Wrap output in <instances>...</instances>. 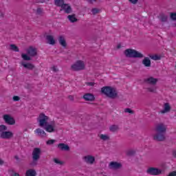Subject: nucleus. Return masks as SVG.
<instances>
[{"label":"nucleus","instance_id":"nucleus-1","mask_svg":"<svg viewBox=\"0 0 176 176\" xmlns=\"http://www.w3.org/2000/svg\"><path fill=\"white\" fill-rule=\"evenodd\" d=\"M167 127L162 123L158 124L155 127L156 134L153 136L155 141H164Z\"/></svg>","mask_w":176,"mask_h":176},{"label":"nucleus","instance_id":"nucleus-2","mask_svg":"<svg viewBox=\"0 0 176 176\" xmlns=\"http://www.w3.org/2000/svg\"><path fill=\"white\" fill-rule=\"evenodd\" d=\"M101 94H104V96L109 98L115 99L118 97V91H116V89L109 86L102 87Z\"/></svg>","mask_w":176,"mask_h":176},{"label":"nucleus","instance_id":"nucleus-3","mask_svg":"<svg viewBox=\"0 0 176 176\" xmlns=\"http://www.w3.org/2000/svg\"><path fill=\"white\" fill-rule=\"evenodd\" d=\"M124 54L126 57H131L133 58H142L144 54L141 52H138L135 50L127 49L124 51Z\"/></svg>","mask_w":176,"mask_h":176},{"label":"nucleus","instance_id":"nucleus-4","mask_svg":"<svg viewBox=\"0 0 176 176\" xmlns=\"http://www.w3.org/2000/svg\"><path fill=\"white\" fill-rule=\"evenodd\" d=\"M124 54L126 57H131L133 58H142L144 54L141 52H138L135 50L127 49L124 51Z\"/></svg>","mask_w":176,"mask_h":176},{"label":"nucleus","instance_id":"nucleus-5","mask_svg":"<svg viewBox=\"0 0 176 176\" xmlns=\"http://www.w3.org/2000/svg\"><path fill=\"white\" fill-rule=\"evenodd\" d=\"M41 151L39 148H34L33 149L32 157V162L31 163V166H36V163L39 159H41Z\"/></svg>","mask_w":176,"mask_h":176},{"label":"nucleus","instance_id":"nucleus-6","mask_svg":"<svg viewBox=\"0 0 176 176\" xmlns=\"http://www.w3.org/2000/svg\"><path fill=\"white\" fill-rule=\"evenodd\" d=\"M37 122L40 127H45V126H47L49 116L45 115L43 113H41L39 114L38 118H37Z\"/></svg>","mask_w":176,"mask_h":176},{"label":"nucleus","instance_id":"nucleus-7","mask_svg":"<svg viewBox=\"0 0 176 176\" xmlns=\"http://www.w3.org/2000/svg\"><path fill=\"white\" fill-rule=\"evenodd\" d=\"M85 62L82 60H77L71 66L72 71H82L85 69Z\"/></svg>","mask_w":176,"mask_h":176},{"label":"nucleus","instance_id":"nucleus-8","mask_svg":"<svg viewBox=\"0 0 176 176\" xmlns=\"http://www.w3.org/2000/svg\"><path fill=\"white\" fill-rule=\"evenodd\" d=\"M47 133H54L56 131V123L54 121L51 124L47 123V125L43 127Z\"/></svg>","mask_w":176,"mask_h":176},{"label":"nucleus","instance_id":"nucleus-9","mask_svg":"<svg viewBox=\"0 0 176 176\" xmlns=\"http://www.w3.org/2000/svg\"><path fill=\"white\" fill-rule=\"evenodd\" d=\"M3 120L7 124H10V126H13V124H15L16 120H14V118H13L10 115L6 114L3 117Z\"/></svg>","mask_w":176,"mask_h":176},{"label":"nucleus","instance_id":"nucleus-10","mask_svg":"<svg viewBox=\"0 0 176 176\" xmlns=\"http://www.w3.org/2000/svg\"><path fill=\"white\" fill-rule=\"evenodd\" d=\"M147 174H150V175H160L162 174V170L151 167L147 170Z\"/></svg>","mask_w":176,"mask_h":176},{"label":"nucleus","instance_id":"nucleus-11","mask_svg":"<svg viewBox=\"0 0 176 176\" xmlns=\"http://www.w3.org/2000/svg\"><path fill=\"white\" fill-rule=\"evenodd\" d=\"M60 11H63L67 14L72 13V7L69 3H65L61 8Z\"/></svg>","mask_w":176,"mask_h":176},{"label":"nucleus","instance_id":"nucleus-12","mask_svg":"<svg viewBox=\"0 0 176 176\" xmlns=\"http://www.w3.org/2000/svg\"><path fill=\"white\" fill-rule=\"evenodd\" d=\"M13 137V132L12 131H3L0 135V138H2L3 140H10Z\"/></svg>","mask_w":176,"mask_h":176},{"label":"nucleus","instance_id":"nucleus-13","mask_svg":"<svg viewBox=\"0 0 176 176\" xmlns=\"http://www.w3.org/2000/svg\"><path fill=\"white\" fill-rule=\"evenodd\" d=\"M27 53L30 57H35L37 54V50L36 48L30 46L29 47V49L27 50Z\"/></svg>","mask_w":176,"mask_h":176},{"label":"nucleus","instance_id":"nucleus-14","mask_svg":"<svg viewBox=\"0 0 176 176\" xmlns=\"http://www.w3.org/2000/svg\"><path fill=\"white\" fill-rule=\"evenodd\" d=\"M82 98L85 101H94L96 100V97L94 96V94L87 93L83 95Z\"/></svg>","mask_w":176,"mask_h":176},{"label":"nucleus","instance_id":"nucleus-15","mask_svg":"<svg viewBox=\"0 0 176 176\" xmlns=\"http://www.w3.org/2000/svg\"><path fill=\"white\" fill-rule=\"evenodd\" d=\"M109 166V168H111L112 170H119V168L122 167V164L120 162H111Z\"/></svg>","mask_w":176,"mask_h":176},{"label":"nucleus","instance_id":"nucleus-16","mask_svg":"<svg viewBox=\"0 0 176 176\" xmlns=\"http://www.w3.org/2000/svg\"><path fill=\"white\" fill-rule=\"evenodd\" d=\"M83 159L85 163H87L88 164H93V163L96 162V158H94V157L91 155L85 156Z\"/></svg>","mask_w":176,"mask_h":176},{"label":"nucleus","instance_id":"nucleus-17","mask_svg":"<svg viewBox=\"0 0 176 176\" xmlns=\"http://www.w3.org/2000/svg\"><path fill=\"white\" fill-rule=\"evenodd\" d=\"M157 78H155L153 77H148L144 80V82L148 85H155L157 83Z\"/></svg>","mask_w":176,"mask_h":176},{"label":"nucleus","instance_id":"nucleus-18","mask_svg":"<svg viewBox=\"0 0 176 176\" xmlns=\"http://www.w3.org/2000/svg\"><path fill=\"white\" fill-rule=\"evenodd\" d=\"M171 111V106L170 103L166 102L164 104V109L160 111V113L164 114L170 112Z\"/></svg>","mask_w":176,"mask_h":176},{"label":"nucleus","instance_id":"nucleus-19","mask_svg":"<svg viewBox=\"0 0 176 176\" xmlns=\"http://www.w3.org/2000/svg\"><path fill=\"white\" fill-rule=\"evenodd\" d=\"M34 133L38 135V137H41V138H45L47 135L46 134V132L43 131V129H41L40 128L36 129L34 131Z\"/></svg>","mask_w":176,"mask_h":176},{"label":"nucleus","instance_id":"nucleus-20","mask_svg":"<svg viewBox=\"0 0 176 176\" xmlns=\"http://www.w3.org/2000/svg\"><path fill=\"white\" fill-rule=\"evenodd\" d=\"M57 148L60 149V151H69V146L65 144L64 143H60L57 145Z\"/></svg>","mask_w":176,"mask_h":176},{"label":"nucleus","instance_id":"nucleus-21","mask_svg":"<svg viewBox=\"0 0 176 176\" xmlns=\"http://www.w3.org/2000/svg\"><path fill=\"white\" fill-rule=\"evenodd\" d=\"M21 65L24 67L26 69H34L35 68V66L32 63L22 62Z\"/></svg>","mask_w":176,"mask_h":176},{"label":"nucleus","instance_id":"nucleus-22","mask_svg":"<svg viewBox=\"0 0 176 176\" xmlns=\"http://www.w3.org/2000/svg\"><path fill=\"white\" fill-rule=\"evenodd\" d=\"M58 42L63 47H67V41H65V38L64 36H60L58 37Z\"/></svg>","mask_w":176,"mask_h":176},{"label":"nucleus","instance_id":"nucleus-23","mask_svg":"<svg viewBox=\"0 0 176 176\" xmlns=\"http://www.w3.org/2000/svg\"><path fill=\"white\" fill-rule=\"evenodd\" d=\"M46 39L47 41V43L49 45H56V41L54 40V37L52 35H47L46 36Z\"/></svg>","mask_w":176,"mask_h":176},{"label":"nucleus","instance_id":"nucleus-24","mask_svg":"<svg viewBox=\"0 0 176 176\" xmlns=\"http://www.w3.org/2000/svg\"><path fill=\"white\" fill-rule=\"evenodd\" d=\"M65 3L64 0H54V5L58 8H61Z\"/></svg>","mask_w":176,"mask_h":176},{"label":"nucleus","instance_id":"nucleus-25","mask_svg":"<svg viewBox=\"0 0 176 176\" xmlns=\"http://www.w3.org/2000/svg\"><path fill=\"white\" fill-rule=\"evenodd\" d=\"M25 176H36V171L34 169H29L26 171Z\"/></svg>","mask_w":176,"mask_h":176},{"label":"nucleus","instance_id":"nucleus-26","mask_svg":"<svg viewBox=\"0 0 176 176\" xmlns=\"http://www.w3.org/2000/svg\"><path fill=\"white\" fill-rule=\"evenodd\" d=\"M142 64H144V67H151V59L148 57L144 58L142 60Z\"/></svg>","mask_w":176,"mask_h":176},{"label":"nucleus","instance_id":"nucleus-27","mask_svg":"<svg viewBox=\"0 0 176 176\" xmlns=\"http://www.w3.org/2000/svg\"><path fill=\"white\" fill-rule=\"evenodd\" d=\"M67 19H69L71 23H75L76 21H78V19H76V17H75V14L67 16Z\"/></svg>","mask_w":176,"mask_h":176},{"label":"nucleus","instance_id":"nucleus-28","mask_svg":"<svg viewBox=\"0 0 176 176\" xmlns=\"http://www.w3.org/2000/svg\"><path fill=\"white\" fill-rule=\"evenodd\" d=\"M110 131H112V133H115V131H118L119 130V126L118 125H111L109 127Z\"/></svg>","mask_w":176,"mask_h":176},{"label":"nucleus","instance_id":"nucleus-29","mask_svg":"<svg viewBox=\"0 0 176 176\" xmlns=\"http://www.w3.org/2000/svg\"><path fill=\"white\" fill-rule=\"evenodd\" d=\"M6 130H8V126H6V125H0V135L2 134V133L6 131Z\"/></svg>","mask_w":176,"mask_h":176},{"label":"nucleus","instance_id":"nucleus-30","mask_svg":"<svg viewBox=\"0 0 176 176\" xmlns=\"http://www.w3.org/2000/svg\"><path fill=\"white\" fill-rule=\"evenodd\" d=\"M10 50H12L13 52H19V47L14 44L10 45Z\"/></svg>","mask_w":176,"mask_h":176},{"label":"nucleus","instance_id":"nucleus-31","mask_svg":"<svg viewBox=\"0 0 176 176\" xmlns=\"http://www.w3.org/2000/svg\"><path fill=\"white\" fill-rule=\"evenodd\" d=\"M21 57L25 61H30V60H31V57H30L28 55H27L25 54H22Z\"/></svg>","mask_w":176,"mask_h":176},{"label":"nucleus","instance_id":"nucleus-32","mask_svg":"<svg viewBox=\"0 0 176 176\" xmlns=\"http://www.w3.org/2000/svg\"><path fill=\"white\" fill-rule=\"evenodd\" d=\"M150 58H151V60H155L156 61L157 60H161L162 56L155 54L151 56Z\"/></svg>","mask_w":176,"mask_h":176},{"label":"nucleus","instance_id":"nucleus-33","mask_svg":"<svg viewBox=\"0 0 176 176\" xmlns=\"http://www.w3.org/2000/svg\"><path fill=\"white\" fill-rule=\"evenodd\" d=\"M135 154V151L134 150H129L126 151L127 156H133Z\"/></svg>","mask_w":176,"mask_h":176},{"label":"nucleus","instance_id":"nucleus-34","mask_svg":"<svg viewBox=\"0 0 176 176\" xmlns=\"http://www.w3.org/2000/svg\"><path fill=\"white\" fill-rule=\"evenodd\" d=\"M147 90L150 92V93H156V87H148Z\"/></svg>","mask_w":176,"mask_h":176},{"label":"nucleus","instance_id":"nucleus-35","mask_svg":"<svg viewBox=\"0 0 176 176\" xmlns=\"http://www.w3.org/2000/svg\"><path fill=\"white\" fill-rule=\"evenodd\" d=\"M100 140H102L103 141H107V140H109V137L107 135L102 134L100 136Z\"/></svg>","mask_w":176,"mask_h":176},{"label":"nucleus","instance_id":"nucleus-36","mask_svg":"<svg viewBox=\"0 0 176 176\" xmlns=\"http://www.w3.org/2000/svg\"><path fill=\"white\" fill-rule=\"evenodd\" d=\"M160 19L161 20V21H167V16L164 15V14H162L160 16Z\"/></svg>","mask_w":176,"mask_h":176},{"label":"nucleus","instance_id":"nucleus-37","mask_svg":"<svg viewBox=\"0 0 176 176\" xmlns=\"http://www.w3.org/2000/svg\"><path fill=\"white\" fill-rule=\"evenodd\" d=\"M42 13H43V10L42 8H37L36 11V14H38V16H42Z\"/></svg>","mask_w":176,"mask_h":176},{"label":"nucleus","instance_id":"nucleus-38","mask_svg":"<svg viewBox=\"0 0 176 176\" xmlns=\"http://www.w3.org/2000/svg\"><path fill=\"white\" fill-rule=\"evenodd\" d=\"M56 142L55 140H49L46 142L47 145H53Z\"/></svg>","mask_w":176,"mask_h":176},{"label":"nucleus","instance_id":"nucleus-39","mask_svg":"<svg viewBox=\"0 0 176 176\" xmlns=\"http://www.w3.org/2000/svg\"><path fill=\"white\" fill-rule=\"evenodd\" d=\"M124 112L126 113H131V114L134 113V111H133V110H131V109H129V108L125 109Z\"/></svg>","mask_w":176,"mask_h":176},{"label":"nucleus","instance_id":"nucleus-40","mask_svg":"<svg viewBox=\"0 0 176 176\" xmlns=\"http://www.w3.org/2000/svg\"><path fill=\"white\" fill-rule=\"evenodd\" d=\"M54 163H56V164H60V165L63 164V162L60 161V160H59L58 159H57V158H54Z\"/></svg>","mask_w":176,"mask_h":176},{"label":"nucleus","instance_id":"nucleus-41","mask_svg":"<svg viewBox=\"0 0 176 176\" xmlns=\"http://www.w3.org/2000/svg\"><path fill=\"white\" fill-rule=\"evenodd\" d=\"M170 19L172 20H176V13H170Z\"/></svg>","mask_w":176,"mask_h":176},{"label":"nucleus","instance_id":"nucleus-42","mask_svg":"<svg viewBox=\"0 0 176 176\" xmlns=\"http://www.w3.org/2000/svg\"><path fill=\"white\" fill-rule=\"evenodd\" d=\"M51 69H52V71H53V72H58V69L56 66H52L51 67Z\"/></svg>","mask_w":176,"mask_h":176},{"label":"nucleus","instance_id":"nucleus-43","mask_svg":"<svg viewBox=\"0 0 176 176\" xmlns=\"http://www.w3.org/2000/svg\"><path fill=\"white\" fill-rule=\"evenodd\" d=\"M13 101H20V97L17 96H14L12 98Z\"/></svg>","mask_w":176,"mask_h":176},{"label":"nucleus","instance_id":"nucleus-44","mask_svg":"<svg viewBox=\"0 0 176 176\" xmlns=\"http://www.w3.org/2000/svg\"><path fill=\"white\" fill-rule=\"evenodd\" d=\"M91 12H92L93 14H97V13H98V9L93 8Z\"/></svg>","mask_w":176,"mask_h":176},{"label":"nucleus","instance_id":"nucleus-45","mask_svg":"<svg viewBox=\"0 0 176 176\" xmlns=\"http://www.w3.org/2000/svg\"><path fill=\"white\" fill-rule=\"evenodd\" d=\"M131 3H133V5H135L138 2V0H129Z\"/></svg>","mask_w":176,"mask_h":176},{"label":"nucleus","instance_id":"nucleus-46","mask_svg":"<svg viewBox=\"0 0 176 176\" xmlns=\"http://www.w3.org/2000/svg\"><path fill=\"white\" fill-rule=\"evenodd\" d=\"M87 86H94V82H89L87 83Z\"/></svg>","mask_w":176,"mask_h":176},{"label":"nucleus","instance_id":"nucleus-47","mask_svg":"<svg viewBox=\"0 0 176 176\" xmlns=\"http://www.w3.org/2000/svg\"><path fill=\"white\" fill-rule=\"evenodd\" d=\"M45 1H46V0H36V2L38 3H45Z\"/></svg>","mask_w":176,"mask_h":176},{"label":"nucleus","instance_id":"nucleus-48","mask_svg":"<svg viewBox=\"0 0 176 176\" xmlns=\"http://www.w3.org/2000/svg\"><path fill=\"white\" fill-rule=\"evenodd\" d=\"M68 98L70 101H74V96H69Z\"/></svg>","mask_w":176,"mask_h":176},{"label":"nucleus","instance_id":"nucleus-49","mask_svg":"<svg viewBox=\"0 0 176 176\" xmlns=\"http://www.w3.org/2000/svg\"><path fill=\"white\" fill-rule=\"evenodd\" d=\"M173 157H176V150L173 151Z\"/></svg>","mask_w":176,"mask_h":176},{"label":"nucleus","instance_id":"nucleus-50","mask_svg":"<svg viewBox=\"0 0 176 176\" xmlns=\"http://www.w3.org/2000/svg\"><path fill=\"white\" fill-rule=\"evenodd\" d=\"M12 176H20V174L17 173H14Z\"/></svg>","mask_w":176,"mask_h":176},{"label":"nucleus","instance_id":"nucleus-51","mask_svg":"<svg viewBox=\"0 0 176 176\" xmlns=\"http://www.w3.org/2000/svg\"><path fill=\"white\" fill-rule=\"evenodd\" d=\"M2 164H3V161L0 160V166H2Z\"/></svg>","mask_w":176,"mask_h":176},{"label":"nucleus","instance_id":"nucleus-52","mask_svg":"<svg viewBox=\"0 0 176 176\" xmlns=\"http://www.w3.org/2000/svg\"><path fill=\"white\" fill-rule=\"evenodd\" d=\"M0 17H3V13L0 12Z\"/></svg>","mask_w":176,"mask_h":176},{"label":"nucleus","instance_id":"nucleus-53","mask_svg":"<svg viewBox=\"0 0 176 176\" xmlns=\"http://www.w3.org/2000/svg\"><path fill=\"white\" fill-rule=\"evenodd\" d=\"M117 47H118V49H120V45H118L117 46Z\"/></svg>","mask_w":176,"mask_h":176},{"label":"nucleus","instance_id":"nucleus-54","mask_svg":"<svg viewBox=\"0 0 176 176\" xmlns=\"http://www.w3.org/2000/svg\"><path fill=\"white\" fill-rule=\"evenodd\" d=\"M94 2H96V0H94Z\"/></svg>","mask_w":176,"mask_h":176},{"label":"nucleus","instance_id":"nucleus-55","mask_svg":"<svg viewBox=\"0 0 176 176\" xmlns=\"http://www.w3.org/2000/svg\"><path fill=\"white\" fill-rule=\"evenodd\" d=\"M175 2H176V0H175Z\"/></svg>","mask_w":176,"mask_h":176}]
</instances>
